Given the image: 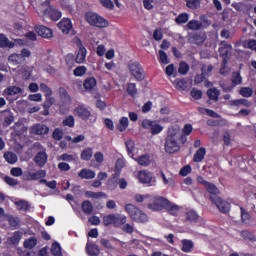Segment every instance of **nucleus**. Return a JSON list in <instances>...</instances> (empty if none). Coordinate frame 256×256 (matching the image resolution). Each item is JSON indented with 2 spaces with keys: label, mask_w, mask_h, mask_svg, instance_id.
<instances>
[{
  "label": "nucleus",
  "mask_w": 256,
  "mask_h": 256,
  "mask_svg": "<svg viewBox=\"0 0 256 256\" xmlns=\"http://www.w3.org/2000/svg\"><path fill=\"white\" fill-rule=\"evenodd\" d=\"M176 23H187L189 21V15L187 13L180 14L176 19Z\"/></svg>",
  "instance_id": "nucleus-56"
},
{
  "label": "nucleus",
  "mask_w": 256,
  "mask_h": 256,
  "mask_svg": "<svg viewBox=\"0 0 256 256\" xmlns=\"http://www.w3.org/2000/svg\"><path fill=\"white\" fill-rule=\"evenodd\" d=\"M83 85L86 91H91V89L97 87V80L94 77H89L84 81Z\"/></svg>",
  "instance_id": "nucleus-29"
},
{
  "label": "nucleus",
  "mask_w": 256,
  "mask_h": 256,
  "mask_svg": "<svg viewBox=\"0 0 256 256\" xmlns=\"http://www.w3.org/2000/svg\"><path fill=\"white\" fill-rule=\"evenodd\" d=\"M101 5H103L106 9H113L115 5L113 4V1L111 0H100Z\"/></svg>",
  "instance_id": "nucleus-64"
},
{
  "label": "nucleus",
  "mask_w": 256,
  "mask_h": 256,
  "mask_svg": "<svg viewBox=\"0 0 256 256\" xmlns=\"http://www.w3.org/2000/svg\"><path fill=\"white\" fill-rule=\"evenodd\" d=\"M40 91L44 93L45 97H51L53 95V91L45 83L40 84Z\"/></svg>",
  "instance_id": "nucleus-46"
},
{
  "label": "nucleus",
  "mask_w": 256,
  "mask_h": 256,
  "mask_svg": "<svg viewBox=\"0 0 256 256\" xmlns=\"http://www.w3.org/2000/svg\"><path fill=\"white\" fill-rule=\"evenodd\" d=\"M23 93V89L19 86H9L4 89L2 95L4 97H15V95H19Z\"/></svg>",
  "instance_id": "nucleus-19"
},
{
  "label": "nucleus",
  "mask_w": 256,
  "mask_h": 256,
  "mask_svg": "<svg viewBox=\"0 0 256 256\" xmlns=\"http://www.w3.org/2000/svg\"><path fill=\"white\" fill-rule=\"evenodd\" d=\"M0 47H9V49H13L15 44L9 41V38L4 34H0Z\"/></svg>",
  "instance_id": "nucleus-32"
},
{
  "label": "nucleus",
  "mask_w": 256,
  "mask_h": 256,
  "mask_svg": "<svg viewBox=\"0 0 256 256\" xmlns=\"http://www.w3.org/2000/svg\"><path fill=\"white\" fill-rule=\"evenodd\" d=\"M148 209L152 211H162V209H167L172 215H176L179 211V206L169 202L166 198L161 196L154 197V201L148 204Z\"/></svg>",
  "instance_id": "nucleus-2"
},
{
  "label": "nucleus",
  "mask_w": 256,
  "mask_h": 256,
  "mask_svg": "<svg viewBox=\"0 0 256 256\" xmlns=\"http://www.w3.org/2000/svg\"><path fill=\"white\" fill-rule=\"evenodd\" d=\"M28 177L30 181H37L38 179H44V177H47V172L45 170H39L34 173H28Z\"/></svg>",
  "instance_id": "nucleus-24"
},
{
  "label": "nucleus",
  "mask_w": 256,
  "mask_h": 256,
  "mask_svg": "<svg viewBox=\"0 0 256 256\" xmlns=\"http://www.w3.org/2000/svg\"><path fill=\"white\" fill-rule=\"evenodd\" d=\"M35 31L44 39H51V37H53V30L47 28L46 26L38 25L35 27Z\"/></svg>",
  "instance_id": "nucleus-17"
},
{
  "label": "nucleus",
  "mask_w": 256,
  "mask_h": 256,
  "mask_svg": "<svg viewBox=\"0 0 256 256\" xmlns=\"http://www.w3.org/2000/svg\"><path fill=\"white\" fill-rule=\"evenodd\" d=\"M129 73L136 81H143L145 79V70L139 62H130L128 64Z\"/></svg>",
  "instance_id": "nucleus-9"
},
{
  "label": "nucleus",
  "mask_w": 256,
  "mask_h": 256,
  "mask_svg": "<svg viewBox=\"0 0 256 256\" xmlns=\"http://www.w3.org/2000/svg\"><path fill=\"white\" fill-rule=\"evenodd\" d=\"M220 51V55L223 58V66L220 69V73L222 75H225V65L227 64V57H229V53H231V51H233V47L231 46V44H227L226 42H222L219 48Z\"/></svg>",
  "instance_id": "nucleus-10"
},
{
  "label": "nucleus",
  "mask_w": 256,
  "mask_h": 256,
  "mask_svg": "<svg viewBox=\"0 0 256 256\" xmlns=\"http://www.w3.org/2000/svg\"><path fill=\"white\" fill-rule=\"evenodd\" d=\"M207 153V150L205 148H199L196 153L194 154L193 157V162L194 163H201L203 159H205V154Z\"/></svg>",
  "instance_id": "nucleus-26"
},
{
  "label": "nucleus",
  "mask_w": 256,
  "mask_h": 256,
  "mask_svg": "<svg viewBox=\"0 0 256 256\" xmlns=\"http://www.w3.org/2000/svg\"><path fill=\"white\" fill-rule=\"evenodd\" d=\"M59 93L65 105H71V96H69V94L67 93V90H65V88H60Z\"/></svg>",
  "instance_id": "nucleus-36"
},
{
  "label": "nucleus",
  "mask_w": 256,
  "mask_h": 256,
  "mask_svg": "<svg viewBox=\"0 0 256 256\" xmlns=\"http://www.w3.org/2000/svg\"><path fill=\"white\" fill-rule=\"evenodd\" d=\"M131 158L134 159V161L138 163V165H141V167H149V165L153 163V158H151L148 154H143L137 157H135V155H132Z\"/></svg>",
  "instance_id": "nucleus-15"
},
{
  "label": "nucleus",
  "mask_w": 256,
  "mask_h": 256,
  "mask_svg": "<svg viewBox=\"0 0 256 256\" xmlns=\"http://www.w3.org/2000/svg\"><path fill=\"white\" fill-rule=\"evenodd\" d=\"M191 171H192L191 167L189 165H186L180 169L179 175H181V177H187V175H189Z\"/></svg>",
  "instance_id": "nucleus-60"
},
{
  "label": "nucleus",
  "mask_w": 256,
  "mask_h": 256,
  "mask_svg": "<svg viewBox=\"0 0 256 256\" xmlns=\"http://www.w3.org/2000/svg\"><path fill=\"white\" fill-rule=\"evenodd\" d=\"M193 249V241L191 240H182V251L184 253H191V250Z\"/></svg>",
  "instance_id": "nucleus-38"
},
{
  "label": "nucleus",
  "mask_w": 256,
  "mask_h": 256,
  "mask_svg": "<svg viewBox=\"0 0 256 256\" xmlns=\"http://www.w3.org/2000/svg\"><path fill=\"white\" fill-rule=\"evenodd\" d=\"M207 95L212 101H217L219 99V90L217 88H211L207 91Z\"/></svg>",
  "instance_id": "nucleus-41"
},
{
  "label": "nucleus",
  "mask_w": 256,
  "mask_h": 256,
  "mask_svg": "<svg viewBox=\"0 0 256 256\" xmlns=\"http://www.w3.org/2000/svg\"><path fill=\"white\" fill-rule=\"evenodd\" d=\"M35 163L39 167H43L47 163V154L45 152H39L35 157Z\"/></svg>",
  "instance_id": "nucleus-28"
},
{
  "label": "nucleus",
  "mask_w": 256,
  "mask_h": 256,
  "mask_svg": "<svg viewBox=\"0 0 256 256\" xmlns=\"http://www.w3.org/2000/svg\"><path fill=\"white\" fill-rule=\"evenodd\" d=\"M135 177L141 185H147L148 187H155L157 185V178L149 170H139L136 172Z\"/></svg>",
  "instance_id": "nucleus-6"
},
{
  "label": "nucleus",
  "mask_w": 256,
  "mask_h": 256,
  "mask_svg": "<svg viewBox=\"0 0 256 256\" xmlns=\"http://www.w3.org/2000/svg\"><path fill=\"white\" fill-rule=\"evenodd\" d=\"M4 159L7 163H10V165L17 163V155L13 152H6L4 154Z\"/></svg>",
  "instance_id": "nucleus-39"
},
{
  "label": "nucleus",
  "mask_w": 256,
  "mask_h": 256,
  "mask_svg": "<svg viewBox=\"0 0 256 256\" xmlns=\"http://www.w3.org/2000/svg\"><path fill=\"white\" fill-rule=\"evenodd\" d=\"M104 67L107 69V71H115V69H117V64H115L113 61L105 62Z\"/></svg>",
  "instance_id": "nucleus-63"
},
{
  "label": "nucleus",
  "mask_w": 256,
  "mask_h": 256,
  "mask_svg": "<svg viewBox=\"0 0 256 256\" xmlns=\"http://www.w3.org/2000/svg\"><path fill=\"white\" fill-rule=\"evenodd\" d=\"M29 101H34L35 103H41L43 101V95L41 93L31 94L28 96Z\"/></svg>",
  "instance_id": "nucleus-54"
},
{
  "label": "nucleus",
  "mask_w": 256,
  "mask_h": 256,
  "mask_svg": "<svg viewBox=\"0 0 256 256\" xmlns=\"http://www.w3.org/2000/svg\"><path fill=\"white\" fill-rule=\"evenodd\" d=\"M95 175V171L84 168L79 172L78 177H80V179H95Z\"/></svg>",
  "instance_id": "nucleus-23"
},
{
  "label": "nucleus",
  "mask_w": 256,
  "mask_h": 256,
  "mask_svg": "<svg viewBox=\"0 0 256 256\" xmlns=\"http://www.w3.org/2000/svg\"><path fill=\"white\" fill-rule=\"evenodd\" d=\"M52 105H55V98L46 96V100L43 104L44 109H50Z\"/></svg>",
  "instance_id": "nucleus-55"
},
{
  "label": "nucleus",
  "mask_w": 256,
  "mask_h": 256,
  "mask_svg": "<svg viewBox=\"0 0 256 256\" xmlns=\"http://www.w3.org/2000/svg\"><path fill=\"white\" fill-rule=\"evenodd\" d=\"M187 138L183 136L181 127L179 125H173L168 128V133L164 142V151L168 155H173L181 151V147L185 145Z\"/></svg>",
  "instance_id": "nucleus-1"
},
{
  "label": "nucleus",
  "mask_w": 256,
  "mask_h": 256,
  "mask_svg": "<svg viewBox=\"0 0 256 256\" xmlns=\"http://www.w3.org/2000/svg\"><path fill=\"white\" fill-rule=\"evenodd\" d=\"M40 183H44L46 185V187H48L49 189H55L57 187V181H55V180L48 182L45 179H41Z\"/></svg>",
  "instance_id": "nucleus-61"
},
{
  "label": "nucleus",
  "mask_w": 256,
  "mask_h": 256,
  "mask_svg": "<svg viewBox=\"0 0 256 256\" xmlns=\"http://www.w3.org/2000/svg\"><path fill=\"white\" fill-rule=\"evenodd\" d=\"M142 127L148 129L152 135H159L163 131V126L157 123V121H151L149 119L142 121Z\"/></svg>",
  "instance_id": "nucleus-11"
},
{
  "label": "nucleus",
  "mask_w": 256,
  "mask_h": 256,
  "mask_svg": "<svg viewBox=\"0 0 256 256\" xmlns=\"http://www.w3.org/2000/svg\"><path fill=\"white\" fill-rule=\"evenodd\" d=\"M116 127L118 131H121L122 133L123 131H127V127H129V118L127 117L120 118Z\"/></svg>",
  "instance_id": "nucleus-30"
},
{
  "label": "nucleus",
  "mask_w": 256,
  "mask_h": 256,
  "mask_svg": "<svg viewBox=\"0 0 256 256\" xmlns=\"http://www.w3.org/2000/svg\"><path fill=\"white\" fill-rule=\"evenodd\" d=\"M239 93L242 97L249 98L251 97V95H253V89H251L250 87H244L240 89Z\"/></svg>",
  "instance_id": "nucleus-50"
},
{
  "label": "nucleus",
  "mask_w": 256,
  "mask_h": 256,
  "mask_svg": "<svg viewBox=\"0 0 256 256\" xmlns=\"http://www.w3.org/2000/svg\"><path fill=\"white\" fill-rule=\"evenodd\" d=\"M26 123L27 119L25 118H21L18 122L15 123L14 129L17 135H23V133H27V126H25Z\"/></svg>",
  "instance_id": "nucleus-20"
},
{
  "label": "nucleus",
  "mask_w": 256,
  "mask_h": 256,
  "mask_svg": "<svg viewBox=\"0 0 256 256\" xmlns=\"http://www.w3.org/2000/svg\"><path fill=\"white\" fill-rule=\"evenodd\" d=\"M8 62L11 65H21V63H23V56H21V54H17V53L11 54L8 57Z\"/></svg>",
  "instance_id": "nucleus-25"
},
{
  "label": "nucleus",
  "mask_w": 256,
  "mask_h": 256,
  "mask_svg": "<svg viewBox=\"0 0 256 256\" xmlns=\"http://www.w3.org/2000/svg\"><path fill=\"white\" fill-rule=\"evenodd\" d=\"M32 73H33V67L31 66H24L19 70V74L22 75V77L26 79V81L31 79Z\"/></svg>",
  "instance_id": "nucleus-27"
},
{
  "label": "nucleus",
  "mask_w": 256,
  "mask_h": 256,
  "mask_svg": "<svg viewBox=\"0 0 256 256\" xmlns=\"http://www.w3.org/2000/svg\"><path fill=\"white\" fill-rule=\"evenodd\" d=\"M86 252L89 256L99 255V247L95 244H87Z\"/></svg>",
  "instance_id": "nucleus-34"
},
{
  "label": "nucleus",
  "mask_w": 256,
  "mask_h": 256,
  "mask_svg": "<svg viewBox=\"0 0 256 256\" xmlns=\"http://www.w3.org/2000/svg\"><path fill=\"white\" fill-rule=\"evenodd\" d=\"M205 189L210 193L211 197H215V195H219V189L214 184L208 182L205 186Z\"/></svg>",
  "instance_id": "nucleus-37"
},
{
  "label": "nucleus",
  "mask_w": 256,
  "mask_h": 256,
  "mask_svg": "<svg viewBox=\"0 0 256 256\" xmlns=\"http://www.w3.org/2000/svg\"><path fill=\"white\" fill-rule=\"evenodd\" d=\"M85 195L88 199H101L102 197L107 198V194L104 192L87 191Z\"/></svg>",
  "instance_id": "nucleus-33"
},
{
  "label": "nucleus",
  "mask_w": 256,
  "mask_h": 256,
  "mask_svg": "<svg viewBox=\"0 0 256 256\" xmlns=\"http://www.w3.org/2000/svg\"><path fill=\"white\" fill-rule=\"evenodd\" d=\"M73 115L81 119L82 121H90V123H95L97 121V116L93 114L91 108L81 104L74 108Z\"/></svg>",
  "instance_id": "nucleus-5"
},
{
  "label": "nucleus",
  "mask_w": 256,
  "mask_h": 256,
  "mask_svg": "<svg viewBox=\"0 0 256 256\" xmlns=\"http://www.w3.org/2000/svg\"><path fill=\"white\" fill-rule=\"evenodd\" d=\"M10 174L13 177H21L23 175V169H21L20 167H14L10 170Z\"/></svg>",
  "instance_id": "nucleus-59"
},
{
  "label": "nucleus",
  "mask_w": 256,
  "mask_h": 256,
  "mask_svg": "<svg viewBox=\"0 0 256 256\" xmlns=\"http://www.w3.org/2000/svg\"><path fill=\"white\" fill-rule=\"evenodd\" d=\"M36 11L38 15L41 17H49L51 21H59V19L63 17V13H61V11L49 5V0H46L44 3L38 6Z\"/></svg>",
  "instance_id": "nucleus-3"
},
{
  "label": "nucleus",
  "mask_w": 256,
  "mask_h": 256,
  "mask_svg": "<svg viewBox=\"0 0 256 256\" xmlns=\"http://www.w3.org/2000/svg\"><path fill=\"white\" fill-rule=\"evenodd\" d=\"M30 133L34 135H47L49 128L45 124H35L30 128Z\"/></svg>",
  "instance_id": "nucleus-18"
},
{
  "label": "nucleus",
  "mask_w": 256,
  "mask_h": 256,
  "mask_svg": "<svg viewBox=\"0 0 256 256\" xmlns=\"http://www.w3.org/2000/svg\"><path fill=\"white\" fill-rule=\"evenodd\" d=\"M8 223L11 227H19L20 220L18 217L15 216H9L8 217Z\"/></svg>",
  "instance_id": "nucleus-58"
},
{
  "label": "nucleus",
  "mask_w": 256,
  "mask_h": 256,
  "mask_svg": "<svg viewBox=\"0 0 256 256\" xmlns=\"http://www.w3.org/2000/svg\"><path fill=\"white\" fill-rule=\"evenodd\" d=\"M159 61L163 63V65H169V58L167 57V53L163 50L159 51Z\"/></svg>",
  "instance_id": "nucleus-52"
},
{
  "label": "nucleus",
  "mask_w": 256,
  "mask_h": 256,
  "mask_svg": "<svg viewBox=\"0 0 256 256\" xmlns=\"http://www.w3.org/2000/svg\"><path fill=\"white\" fill-rule=\"evenodd\" d=\"M51 253L54 256H61V245H59L57 242H54L51 247Z\"/></svg>",
  "instance_id": "nucleus-45"
},
{
  "label": "nucleus",
  "mask_w": 256,
  "mask_h": 256,
  "mask_svg": "<svg viewBox=\"0 0 256 256\" xmlns=\"http://www.w3.org/2000/svg\"><path fill=\"white\" fill-rule=\"evenodd\" d=\"M37 238L35 236H32L24 241V248L25 249H33L37 246Z\"/></svg>",
  "instance_id": "nucleus-31"
},
{
  "label": "nucleus",
  "mask_w": 256,
  "mask_h": 256,
  "mask_svg": "<svg viewBox=\"0 0 256 256\" xmlns=\"http://www.w3.org/2000/svg\"><path fill=\"white\" fill-rule=\"evenodd\" d=\"M57 26L62 31V33H65L66 35H69V33H72L73 31V24L71 23V19L69 18H63L57 24Z\"/></svg>",
  "instance_id": "nucleus-13"
},
{
  "label": "nucleus",
  "mask_w": 256,
  "mask_h": 256,
  "mask_svg": "<svg viewBox=\"0 0 256 256\" xmlns=\"http://www.w3.org/2000/svg\"><path fill=\"white\" fill-rule=\"evenodd\" d=\"M212 203L221 211V213H229L231 209V204L218 196H210Z\"/></svg>",
  "instance_id": "nucleus-12"
},
{
  "label": "nucleus",
  "mask_w": 256,
  "mask_h": 256,
  "mask_svg": "<svg viewBox=\"0 0 256 256\" xmlns=\"http://www.w3.org/2000/svg\"><path fill=\"white\" fill-rule=\"evenodd\" d=\"M76 42L78 44V53L76 56V63H85V59L87 57V49L83 47L81 44V40L79 38H76Z\"/></svg>",
  "instance_id": "nucleus-16"
},
{
  "label": "nucleus",
  "mask_w": 256,
  "mask_h": 256,
  "mask_svg": "<svg viewBox=\"0 0 256 256\" xmlns=\"http://www.w3.org/2000/svg\"><path fill=\"white\" fill-rule=\"evenodd\" d=\"M82 210L84 211V213H86L87 215H90V213L93 212V205L91 204V202L89 200H86L82 203Z\"/></svg>",
  "instance_id": "nucleus-43"
},
{
  "label": "nucleus",
  "mask_w": 256,
  "mask_h": 256,
  "mask_svg": "<svg viewBox=\"0 0 256 256\" xmlns=\"http://www.w3.org/2000/svg\"><path fill=\"white\" fill-rule=\"evenodd\" d=\"M58 161H66L67 163H71L75 161V157L71 154H62L58 157Z\"/></svg>",
  "instance_id": "nucleus-51"
},
{
  "label": "nucleus",
  "mask_w": 256,
  "mask_h": 256,
  "mask_svg": "<svg viewBox=\"0 0 256 256\" xmlns=\"http://www.w3.org/2000/svg\"><path fill=\"white\" fill-rule=\"evenodd\" d=\"M82 161H90L91 157H93V148H86L81 152L80 155Z\"/></svg>",
  "instance_id": "nucleus-35"
},
{
  "label": "nucleus",
  "mask_w": 256,
  "mask_h": 256,
  "mask_svg": "<svg viewBox=\"0 0 256 256\" xmlns=\"http://www.w3.org/2000/svg\"><path fill=\"white\" fill-rule=\"evenodd\" d=\"M186 219L188 221H197V219H199V215L194 210H190L186 213Z\"/></svg>",
  "instance_id": "nucleus-53"
},
{
  "label": "nucleus",
  "mask_w": 256,
  "mask_h": 256,
  "mask_svg": "<svg viewBox=\"0 0 256 256\" xmlns=\"http://www.w3.org/2000/svg\"><path fill=\"white\" fill-rule=\"evenodd\" d=\"M161 178H162V182L163 185H165L166 187H175V185H177V175L168 173H161Z\"/></svg>",
  "instance_id": "nucleus-14"
},
{
  "label": "nucleus",
  "mask_w": 256,
  "mask_h": 256,
  "mask_svg": "<svg viewBox=\"0 0 256 256\" xmlns=\"http://www.w3.org/2000/svg\"><path fill=\"white\" fill-rule=\"evenodd\" d=\"M75 77H83L87 73V67L85 66H78L73 71Z\"/></svg>",
  "instance_id": "nucleus-44"
},
{
  "label": "nucleus",
  "mask_w": 256,
  "mask_h": 256,
  "mask_svg": "<svg viewBox=\"0 0 256 256\" xmlns=\"http://www.w3.org/2000/svg\"><path fill=\"white\" fill-rule=\"evenodd\" d=\"M229 105L232 107H251V103L247 99L230 100Z\"/></svg>",
  "instance_id": "nucleus-22"
},
{
  "label": "nucleus",
  "mask_w": 256,
  "mask_h": 256,
  "mask_svg": "<svg viewBox=\"0 0 256 256\" xmlns=\"http://www.w3.org/2000/svg\"><path fill=\"white\" fill-rule=\"evenodd\" d=\"M125 211L128 213L129 217L132 218L136 223H148L149 216L143 210L139 209L133 204H126Z\"/></svg>",
  "instance_id": "nucleus-4"
},
{
  "label": "nucleus",
  "mask_w": 256,
  "mask_h": 256,
  "mask_svg": "<svg viewBox=\"0 0 256 256\" xmlns=\"http://www.w3.org/2000/svg\"><path fill=\"white\" fill-rule=\"evenodd\" d=\"M103 223L106 227H109V225L121 227V225L127 223V216L121 214H109L103 217Z\"/></svg>",
  "instance_id": "nucleus-8"
},
{
  "label": "nucleus",
  "mask_w": 256,
  "mask_h": 256,
  "mask_svg": "<svg viewBox=\"0 0 256 256\" xmlns=\"http://www.w3.org/2000/svg\"><path fill=\"white\" fill-rule=\"evenodd\" d=\"M23 238V232L15 231L11 237H8V245H19V241Z\"/></svg>",
  "instance_id": "nucleus-21"
},
{
  "label": "nucleus",
  "mask_w": 256,
  "mask_h": 256,
  "mask_svg": "<svg viewBox=\"0 0 256 256\" xmlns=\"http://www.w3.org/2000/svg\"><path fill=\"white\" fill-rule=\"evenodd\" d=\"M62 125H64V127H75V117L71 115L66 117L65 120H63Z\"/></svg>",
  "instance_id": "nucleus-48"
},
{
  "label": "nucleus",
  "mask_w": 256,
  "mask_h": 256,
  "mask_svg": "<svg viewBox=\"0 0 256 256\" xmlns=\"http://www.w3.org/2000/svg\"><path fill=\"white\" fill-rule=\"evenodd\" d=\"M125 145H126V149L128 151V155H130V157L132 155H134L133 151H135V142L133 140H127L125 142Z\"/></svg>",
  "instance_id": "nucleus-47"
},
{
  "label": "nucleus",
  "mask_w": 256,
  "mask_h": 256,
  "mask_svg": "<svg viewBox=\"0 0 256 256\" xmlns=\"http://www.w3.org/2000/svg\"><path fill=\"white\" fill-rule=\"evenodd\" d=\"M178 72L180 75H187L189 72V64L185 62H181L178 68Z\"/></svg>",
  "instance_id": "nucleus-49"
},
{
  "label": "nucleus",
  "mask_w": 256,
  "mask_h": 256,
  "mask_svg": "<svg viewBox=\"0 0 256 256\" xmlns=\"http://www.w3.org/2000/svg\"><path fill=\"white\" fill-rule=\"evenodd\" d=\"M85 19L87 23H89V25L92 27H98L99 29H105V27H109V21L95 12L86 13Z\"/></svg>",
  "instance_id": "nucleus-7"
},
{
  "label": "nucleus",
  "mask_w": 256,
  "mask_h": 256,
  "mask_svg": "<svg viewBox=\"0 0 256 256\" xmlns=\"http://www.w3.org/2000/svg\"><path fill=\"white\" fill-rule=\"evenodd\" d=\"M127 92L131 95V97H135V95H137V87L135 86V83L128 84Z\"/></svg>",
  "instance_id": "nucleus-57"
},
{
  "label": "nucleus",
  "mask_w": 256,
  "mask_h": 256,
  "mask_svg": "<svg viewBox=\"0 0 256 256\" xmlns=\"http://www.w3.org/2000/svg\"><path fill=\"white\" fill-rule=\"evenodd\" d=\"M202 25L203 24L197 20H191L190 22H188L187 27L192 31H198V29H200Z\"/></svg>",
  "instance_id": "nucleus-42"
},
{
  "label": "nucleus",
  "mask_w": 256,
  "mask_h": 256,
  "mask_svg": "<svg viewBox=\"0 0 256 256\" xmlns=\"http://www.w3.org/2000/svg\"><path fill=\"white\" fill-rule=\"evenodd\" d=\"M53 139L61 141V139H63V130L56 128L53 133Z\"/></svg>",
  "instance_id": "nucleus-62"
},
{
  "label": "nucleus",
  "mask_w": 256,
  "mask_h": 256,
  "mask_svg": "<svg viewBox=\"0 0 256 256\" xmlns=\"http://www.w3.org/2000/svg\"><path fill=\"white\" fill-rule=\"evenodd\" d=\"M15 205L18 211H27V209H29V203L25 200L15 201Z\"/></svg>",
  "instance_id": "nucleus-40"
}]
</instances>
